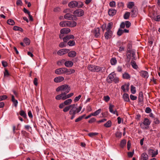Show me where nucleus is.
<instances>
[{"label": "nucleus", "instance_id": "obj_1", "mask_svg": "<svg viewBox=\"0 0 160 160\" xmlns=\"http://www.w3.org/2000/svg\"><path fill=\"white\" fill-rule=\"evenodd\" d=\"M71 108L69 112V114L71 116L70 119H73L75 116V114L79 112L81 110L82 107L80 106L78 108L76 107L75 104L71 105Z\"/></svg>", "mask_w": 160, "mask_h": 160}, {"label": "nucleus", "instance_id": "obj_2", "mask_svg": "<svg viewBox=\"0 0 160 160\" xmlns=\"http://www.w3.org/2000/svg\"><path fill=\"white\" fill-rule=\"evenodd\" d=\"M129 50H128L127 52V58L126 59V61L129 63L131 59L132 60H136V58L135 57V52L134 50H131L129 48Z\"/></svg>", "mask_w": 160, "mask_h": 160}, {"label": "nucleus", "instance_id": "obj_3", "mask_svg": "<svg viewBox=\"0 0 160 160\" xmlns=\"http://www.w3.org/2000/svg\"><path fill=\"white\" fill-rule=\"evenodd\" d=\"M107 80L109 83H111L112 82L117 83L119 81V78L116 77L115 74L113 72L109 75L107 78Z\"/></svg>", "mask_w": 160, "mask_h": 160}, {"label": "nucleus", "instance_id": "obj_4", "mask_svg": "<svg viewBox=\"0 0 160 160\" xmlns=\"http://www.w3.org/2000/svg\"><path fill=\"white\" fill-rule=\"evenodd\" d=\"M66 93L62 92L61 94L56 96L55 97V98L57 100H59L62 99L65 100L67 99Z\"/></svg>", "mask_w": 160, "mask_h": 160}, {"label": "nucleus", "instance_id": "obj_5", "mask_svg": "<svg viewBox=\"0 0 160 160\" xmlns=\"http://www.w3.org/2000/svg\"><path fill=\"white\" fill-rule=\"evenodd\" d=\"M75 16L81 17L84 14V11L81 9H77L75 10L73 13Z\"/></svg>", "mask_w": 160, "mask_h": 160}, {"label": "nucleus", "instance_id": "obj_6", "mask_svg": "<svg viewBox=\"0 0 160 160\" xmlns=\"http://www.w3.org/2000/svg\"><path fill=\"white\" fill-rule=\"evenodd\" d=\"M106 68L105 67H100L98 66H95L93 72H105Z\"/></svg>", "mask_w": 160, "mask_h": 160}, {"label": "nucleus", "instance_id": "obj_7", "mask_svg": "<svg viewBox=\"0 0 160 160\" xmlns=\"http://www.w3.org/2000/svg\"><path fill=\"white\" fill-rule=\"evenodd\" d=\"M62 92L66 93L69 92L70 90V87L68 85L66 84L62 85Z\"/></svg>", "mask_w": 160, "mask_h": 160}, {"label": "nucleus", "instance_id": "obj_8", "mask_svg": "<svg viewBox=\"0 0 160 160\" xmlns=\"http://www.w3.org/2000/svg\"><path fill=\"white\" fill-rule=\"evenodd\" d=\"M100 29L99 28H95L92 31L94 37L96 38H98L100 37Z\"/></svg>", "mask_w": 160, "mask_h": 160}, {"label": "nucleus", "instance_id": "obj_9", "mask_svg": "<svg viewBox=\"0 0 160 160\" xmlns=\"http://www.w3.org/2000/svg\"><path fill=\"white\" fill-rule=\"evenodd\" d=\"M64 18L65 19L67 20H76L75 19L76 18L73 15L68 13L65 14L64 16Z\"/></svg>", "mask_w": 160, "mask_h": 160}, {"label": "nucleus", "instance_id": "obj_10", "mask_svg": "<svg viewBox=\"0 0 160 160\" xmlns=\"http://www.w3.org/2000/svg\"><path fill=\"white\" fill-rule=\"evenodd\" d=\"M78 2L76 1H72L68 4V6L70 8H74L78 6Z\"/></svg>", "mask_w": 160, "mask_h": 160}, {"label": "nucleus", "instance_id": "obj_11", "mask_svg": "<svg viewBox=\"0 0 160 160\" xmlns=\"http://www.w3.org/2000/svg\"><path fill=\"white\" fill-rule=\"evenodd\" d=\"M69 51V50L68 49H62L59 50L57 53L58 55L62 56L67 53Z\"/></svg>", "mask_w": 160, "mask_h": 160}, {"label": "nucleus", "instance_id": "obj_12", "mask_svg": "<svg viewBox=\"0 0 160 160\" xmlns=\"http://www.w3.org/2000/svg\"><path fill=\"white\" fill-rule=\"evenodd\" d=\"M138 10L136 7H134L131 10V16L132 17H136L138 14Z\"/></svg>", "mask_w": 160, "mask_h": 160}, {"label": "nucleus", "instance_id": "obj_13", "mask_svg": "<svg viewBox=\"0 0 160 160\" xmlns=\"http://www.w3.org/2000/svg\"><path fill=\"white\" fill-rule=\"evenodd\" d=\"M158 150H157L155 152L152 149H150L148 150V153L151 155L152 157H155L158 154Z\"/></svg>", "mask_w": 160, "mask_h": 160}, {"label": "nucleus", "instance_id": "obj_14", "mask_svg": "<svg viewBox=\"0 0 160 160\" xmlns=\"http://www.w3.org/2000/svg\"><path fill=\"white\" fill-rule=\"evenodd\" d=\"M140 73V76L143 78H147L149 76L148 72L146 71H142Z\"/></svg>", "mask_w": 160, "mask_h": 160}, {"label": "nucleus", "instance_id": "obj_15", "mask_svg": "<svg viewBox=\"0 0 160 160\" xmlns=\"http://www.w3.org/2000/svg\"><path fill=\"white\" fill-rule=\"evenodd\" d=\"M74 36L72 35H67L63 38V40L64 42H66L71 39L74 38Z\"/></svg>", "mask_w": 160, "mask_h": 160}, {"label": "nucleus", "instance_id": "obj_16", "mask_svg": "<svg viewBox=\"0 0 160 160\" xmlns=\"http://www.w3.org/2000/svg\"><path fill=\"white\" fill-rule=\"evenodd\" d=\"M112 35V32L111 31H107L105 34V37L106 39H108L110 38Z\"/></svg>", "mask_w": 160, "mask_h": 160}, {"label": "nucleus", "instance_id": "obj_17", "mask_svg": "<svg viewBox=\"0 0 160 160\" xmlns=\"http://www.w3.org/2000/svg\"><path fill=\"white\" fill-rule=\"evenodd\" d=\"M70 29L69 28H63L60 30V33L61 34H67L70 32Z\"/></svg>", "mask_w": 160, "mask_h": 160}, {"label": "nucleus", "instance_id": "obj_18", "mask_svg": "<svg viewBox=\"0 0 160 160\" xmlns=\"http://www.w3.org/2000/svg\"><path fill=\"white\" fill-rule=\"evenodd\" d=\"M64 80V78L62 76H59L55 78L54 79V81L56 83L59 82Z\"/></svg>", "mask_w": 160, "mask_h": 160}, {"label": "nucleus", "instance_id": "obj_19", "mask_svg": "<svg viewBox=\"0 0 160 160\" xmlns=\"http://www.w3.org/2000/svg\"><path fill=\"white\" fill-rule=\"evenodd\" d=\"M108 12L110 16H112L116 14L117 11L115 9H110L108 10Z\"/></svg>", "mask_w": 160, "mask_h": 160}, {"label": "nucleus", "instance_id": "obj_20", "mask_svg": "<svg viewBox=\"0 0 160 160\" xmlns=\"http://www.w3.org/2000/svg\"><path fill=\"white\" fill-rule=\"evenodd\" d=\"M68 21H63L59 23V25L62 27H67L68 26Z\"/></svg>", "mask_w": 160, "mask_h": 160}, {"label": "nucleus", "instance_id": "obj_21", "mask_svg": "<svg viewBox=\"0 0 160 160\" xmlns=\"http://www.w3.org/2000/svg\"><path fill=\"white\" fill-rule=\"evenodd\" d=\"M76 52L74 51H72L68 53V55L69 57L74 58L76 56Z\"/></svg>", "mask_w": 160, "mask_h": 160}, {"label": "nucleus", "instance_id": "obj_22", "mask_svg": "<svg viewBox=\"0 0 160 160\" xmlns=\"http://www.w3.org/2000/svg\"><path fill=\"white\" fill-rule=\"evenodd\" d=\"M114 107V105H112L111 104H109V111L110 112L113 114H115L117 110H116L114 111L113 110V108Z\"/></svg>", "mask_w": 160, "mask_h": 160}, {"label": "nucleus", "instance_id": "obj_23", "mask_svg": "<svg viewBox=\"0 0 160 160\" xmlns=\"http://www.w3.org/2000/svg\"><path fill=\"white\" fill-rule=\"evenodd\" d=\"M68 27H74L76 26L77 23L75 21H68Z\"/></svg>", "mask_w": 160, "mask_h": 160}, {"label": "nucleus", "instance_id": "obj_24", "mask_svg": "<svg viewBox=\"0 0 160 160\" xmlns=\"http://www.w3.org/2000/svg\"><path fill=\"white\" fill-rule=\"evenodd\" d=\"M65 66L68 67H70L73 65V63L71 61H67L65 62Z\"/></svg>", "mask_w": 160, "mask_h": 160}, {"label": "nucleus", "instance_id": "obj_25", "mask_svg": "<svg viewBox=\"0 0 160 160\" xmlns=\"http://www.w3.org/2000/svg\"><path fill=\"white\" fill-rule=\"evenodd\" d=\"M131 64L132 67L135 69H137L138 68V66L136 64L134 60H132L131 62Z\"/></svg>", "mask_w": 160, "mask_h": 160}, {"label": "nucleus", "instance_id": "obj_26", "mask_svg": "<svg viewBox=\"0 0 160 160\" xmlns=\"http://www.w3.org/2000/svg\"><path fill=\"white\" fill-rule=\"evenodd\" d=\"M138 100L139 102H142L143 100V94L142 92H140L139 94Z\"/></svg>", "mask_w": 160, "mask_h": 160}, {"label": "nucleus", "instance_id": "obj_27", "mask_svg": "<svg viewBox=\"0 0 160 160\" xmlns=\"http://www.w3.org/2000/svg\"><path fill=\"white\" fill-rule=\"evenodd\" d=\"M141 157L142 160H147L148 159V155L145 153H142V154Z\"/></svg>", "mask_w": 160, "mask_h": 160}, {"label": "nucleus", "instance_id": "obj_28", "mask_svg": "<svg viewBox=\"0 0 160 160\" xmlns=\"http://www.w3.org/2000/svg\"><path fill=\"white\" fill-rule=\"evenodd\" d=\"M123 98L125 101L128 102L129 101L128 95L127 94H124L123 96Z\"/></svg>", "mask_w": 160, "mask_h": 160}, {"label": "nucleus", "instance_id": "obj_29", "mask_svg": "<svg viewBox=\"0 0 160 160\" xmlns=\"http://www.w3.org/2000/svg\"><path fill=\"white\" fill-rule=\"evenodd\" d=\"M72 100L71 99H68L64 101V105H68L70 104L72 102Z\"/></svg>", "mask_w": 160, "mask_h": 160}, {"label": "nucleus", "instance_id": "obj_30", "mask_svg": "<svg viewBox=\"0 0 160 160\" xmlns=\"http://www.w3.org/2000/svg\"><path fill=\"white\" fill-rule=\"evenodd\" d=\"M95 66L93 65H89L88 67V69L91 72H94Z\"/></svg>", "mask_w": 160, "mask_h": 160}, {"label": "nucleus", "instance_id": "obj_31", "mask_svg": "<svg viewBox=\"0 0 160 160\" xmlns=\"http://www.w3.org/2000/svg\"><path fill=\"white\" fill-rule=\"evenodd\" d=\"M150 122L148 119L146 118L144 119L143 122V124L144 125L146 126L149 125L150 124Z\"/></svg>", "mask_w": 160, "mask_h": 160}, {"label": "nucleus", "instance_id": "obj_32", "mask_svg": "<svg viewBox=\"0 0 160 160\" xmlns=\"http://www.w3.org/2000/svg\"><path fill=\"white\" fill-rule=\"evenodd\" d=\"M101 109H99L93 113H92V116H96L98 115L101 112Z\"/></svg>", "mask_w": 160, "mask_h": 160}, {"label": "nucleus", "instance_id": "obj_33", "mask_svg": "<svg viewBox=\"0 0 160 160\" xmlns=\"http://www.w3.org/2000/svg\"><path fill=\"white\" fill-rule=\"evenodd\" d=\"M104 126L107 128L110 127L112 125V122L111 121H108L106 123L104 124Z\"/></svg>", "mask_w": 160, "mask_h": 160}, {"label": "nucleus", "instance_id": "obj_34", "mask_svg": "<svg viewBox=\"0 0 160 160\" xmlns=\"http://www.w3.org/2000/svg\"><path fill=\"white\" fill-rule=\"evenodd\" d=\"M111 63L112 65H115L117 62V60L116 58H112L110 60Z\"/></svg>", "mask_w": 160, "mask_h": 160}, {"label": "nucleus", "instance_id": "obj_35", "mask_svg": "<svg viewBox=\"0 0 160 160\" xmlns=\"http://www.w3.org/2000/svg\"><path fill=\"white\" fill-rule=\"evenodd\" d=\"M113 23L112 22H110L108 24V26L106 28L107 31H111L110 29L112 28Z\"/></svg>", "mask_w": 160, "mask_h": 160}, {"label": "nucleus", "instance_id": "obj_36", "mask_svg": "<svg viewBox=\"0 0 160 160\" xmlns=\"http://www.w3.org/2000/svg\"><path fill=\"white\" fill-rule=\"evenodd\" d=\"M7 23L10 25H13L15 24L14 21L12 19H9L7 22Z\"/></svg>", "mask_w": 160, "mask_h": 160}, {"label": "nucleus", "instance_id": "obj_37", "mask_svg": "<svg viewBox=\"0 0 160 160\" xmlns=\"http://www.w3.org/2000/svg\"><path fill=\"white\" fill-rule=\"evenodd\" d=\"M23 41L27 45H28L30 43L29 39L27 38H24Z\"/></svg>", "mask_w": 160, "mask_h": 160}, {"label": "nucleus", "instance_id": "obj_38", "mask_svg": "<svg viewBox=\"0 0 160 160\" xmlns=\"http://www.w3.org/2000/svg\"><path fill=\"white\" fill-rule=\"evenodd\" d=\"M68 44L70 46H72L75 45V43L74 40H70L68 42Z\"/></svg>", "mask_w": 160, "mask_h": 160}, {"label": "nucleus", "instance_id": "obj_39", "mask_svg": "<svg viewBox=\"0 0 160 160\" xmlns=\"http://www.w3.org/2000/svg\"><path fill=\"white\" fill-rule=\"evenodd\" d=\"M123 78L124 79H128L130 78V76L127 73H125L123 74Z\"/></svg>", "mask_w": 160, "mask_h": 160}, {"label": "nucleus", "instance_id": "obj_40", "mask_svg": "<svg viewBox=\"0 0 160 160\" xmlns=\"http://www.w3.org/2000/svg\"><path fill=\"white\" fill-rule=\"evenodd\" d=\"M55 73L57 74H62V68H60L57 69L55 71Z\"/></svg>", "mask_w": 160, "mask_h": 160}, {"label": "nucleus", "instance_id": "obj_41", "mask_svg": "<svg viewBox=\"0 0 160 160\" xmlns=\"http://www.w3.org/2000/svg\"><path fill=\"white\" fill-rule=\"evenodd\" d=\"M126 141L125 140H123L121 141L120 143L121 147L123 148L126 145Z\"/></svg>", "mask_w": 160, "mask_h": 160}, {"label": "nucleus", "instance_id": "obj_42", "mask_svg": "<svg viewBox=\"0 0 160 160\" xmlns=\"http://www.w3.org/2000/svg\"><path fill=\"white\" fill-rule=\"evenodd\" d=\"M134 3L133 2H130L128 3L127 7L131 9L134 6Z\"/></svg>", "mask_w": 160, "mask_h": 160}, {"label": "nucleus", "instance_id": "obj_43", "mask_svg": "<svg viewBox=\"0 0 160 160\" xmlns=\"http://www.w3.org/2000/svg\"><path fill=\"white\" fill-rule=\"evenodd\" d=\"M75 70L74 69H67V74H71L74 73Z\"/></svg>", "mask_w": 160, "mask_h": 160}, {"label": "nucleus", "instance_id": "obj_44", "mask_svg": "<svg viewBox=\"0 0 160 160\" xmlns=\"http://www.w3.org/2000/svg\"><path fill=\"white\" fill-rule=\"evenodd\" d=\"M71 106V105L65 107L63 109V112H66L68 111L69 110H70Z\"/></svg>", "mask_w": 160, "mask_h": 160}, {"label": "nucleus", "instance_id": "obj_45", "mask_svg": "<svg viewBox=\"0 0 160 160\" xmlns=\"http://www.w3.org/2000/svg\"><path fill=\"white\" fill-rule=\"evenodd\" d=\"M20 115L23 117L25 118L26 117V115L25 112L22 110H21L19 112Z\"/></svg>", "mask_w": 160, "mask_h": 160}, {"label": "nucleus", "instance_id": "obj_46", "mask_svg": "<svg viewBox=\"0 0 160 160\" xmlns=\"http://www.w3.org/2000/svg\"><path fill=\"white\" fill-rule=\"evenodd\" d=\"M130 15V13L129 12H126L124 15V18L125 19H127L129 18Z\"/></svg>", "mask_w": 160, "mask_h": 160}, {"label": "nucleus", "instance_id": "obj_47", "mask_svg": "<svg viewBox=\"0 0 160 160\" xmlns=\"http://www.w3.org/2000/svg\"><path fill=\"white\" fill-rule=\"evenodd\" d=\"M131 91L132 94H134L136 93L135 88L133 85H131Z\"/></svg>", "mask_w": 160, "mask_h": 160}, {"label": "nucleus", "instance_id": "obj_48", "mask_svg": "<svg viewBox=\"0 0 160 160\" xmlns=\"http://www.w3.org/2000/svg\"><path fill=\"white\" fill-rule=\"evenodd\" d=\"M23 11L25 13H27L28 14L29 19H30V12L28 10H27L25 8H24L23 10Z\"/></svg>", "mask_w": 160, "mask_h": 160}, {"label": "nucleus", "instance_id": "obj_49", "mask_svg": "<svg viewBox=\"0 0 160 160\" xmlns=\"http://www.w3.org/2000/svg\"><path fill=\"white\" fill-rule=\"evenodd\" d=\"M122 135V132H117L115 133V136L118 138H120L121 137Z\"/></svg>", "mask_w": 160, "mask_h": 160}, {"label": "nucleus", "instance_id": "obj_50", "mask_svg": "<svg viewBox=\"0 0 160 160\" xmlns=\"http://www.w3.org/2000/svg\"><path fill=\"white\" fill-rule=\"evenodd\" d=\"M98 134V133L97 132H92L88 134V135L91 137H92L93 136L97 135Z\"/></svg>", "mask_w": 160, "mask_h": 160}, {"label": "nucleus", "instance_id": "obj_51", "mask_svg": "<svg viewBox=\"0 0 160 160\" xmlns=\"http://www.w3.org/2000/svg\"><path fill=\"white\" fill-rule=\"evenodd\" d=\"M109 5L111 7H115L116 6V3L114 1L111 2L109 3Z\"/></svg>", "mask_w": 160, "mask_h": 160}, {"label": "nucleus", "instance_id": "obj_52", "mask_svg": "<svg viewBox=\"0 0 160 160\" xmlns=\"http://www.w3.org/2000/svg\"><path fill=\"white\" fill-rule=\"evenodd\" d=\"M123 32V31L122 30L119 29L118 32H117V34L119 36H120L122 35V33Z\"/></svg>", "mask_w": 160, "mask_h": 160}, {"label": "nucleus", "instance_id": "obj_53", "mask_svg": "<svg viewBox=\"0 0 160 160\" xmlns=\"http://www.w3.org/2000/svg\"><path fill=\"white\" fill-rule=\"evenodd\" d=\"M53 11L56 12H59L61 11V8L59 7H56L54 8Z\"/></svg>", "mask_w": 160, "mask_h": 160}, {"label": "nucleus", "instance_id": "obj_54", "mask_svg": "<svg viewBox=\"0 0 160 160\" xmlns=\"http://www.w3.org/2000/svg\"><path fill=\"white\" fill-rule=\"evenodd\" d=\"M110 97L108 96H106L104 97V100L106 102H108L110 100Z\"/></svg>", "mask_w": 160, "mask_h": 160}, {"label": "nucleus", "instance_id": "obj_55", "mask_svg": "<svg viewBox=\"0 0 160 160\" xmlns=\"http://www.w3.org/2000/svg\"><path fill=\"white\" fill-rule=\"evenodd\" d=\"M127 28H129L131 26V23L128 21H126L125 23Z\"/></svg>", "mask_w": 160, "mask_h": 160}, {"label": "nucleus", "instance_id": "obj_56", "mask_svg": "<svg viewBox=\"0 0 160 160\" xmlns=\"http://www.w3.org/2000/svg\"><path fill=\"white\" fill-rule=\"evenodd\" d=\"M81 97V95H79L78 96L76 97L74 100L75 102H76L79 101Z\"/></svg>", "mask_w": 160, "mask_h": 160}, {"label": "nucleus", "instance_id": "obj_57", "mask_svg": "<svg viewBox=\"0 0 160 160\" xmlns=\"http://www.w3.org/2000/svg\"><path fill=\"white\" fill-rule=\"evenodd\" d=\"M134 153V150H133L132 152H128V156L129 157H132Z\"/></svg>", "mask_w": 160, "mask_h": 160}, {"label": "nucleus", "instance_id": "obj_58", "mask_svg": "<svg viewBox=\"0 0 160 160\" xmlns=\"http://www.w3.org/2000/svg\"><path fill=\"white\" fill-rule=\"evenodd\" d=\"M67 69L66 68H62V74L67 73Z\"/></svg>", "mask_w": 160, "mask_h": 160}, {"label": "nucleus", "instance_id": "obj_59", "mask_svg": "<svg viewBox=\"0 0 160 160\" xmlns=\"http://www.w3.org/2000/svg\"><path fill=\"white\" fill-rule=\"evenodd\" d=\"M64 42H61L59 45V47L61 48L65 47L66 44H65Z\"/></svg>", "mask_w": 160, "mask_h": 160}, {"label": "nucleus", "instance_id": "obj_60", "mask_svg": "<svg viewBox=\"0 0 160 160\" xmlns=\"http://www.w3.org/2000/svg\"><path fill=\"white\" fill-rule=\"evenodd\" d=\"M82 118V116H80L75 120V122H78L79 121H80Z\"/></svg>", "mask_w": 160, "mask_h": 160}, {"label": "nucleus", "instance_id": "obj_61", "mask_svg": "<svg viewBox=\"0 0 160 160\" xmlns=\"http://www.w3.org/2000/svg\"><path fill=\"white\" fill-rule=\"evenodd\" d=\"M96 121V119L94 118H91L89 121L88 122L90 123H91L92 122H95Z\"/></svg>", "mask_w": 160, "mask_h": 160}, {"label": "nucleus", "instance_id": "obj_62", "mask_svg": "<svg viewBox=\"0 0 160 160\" xmlns=\"http://www.w3.org/2000/svg\"><path fill=\"white\" fill-rule=\"evenodd\" d=\"M151 111V109L149 107H147L146 108L145 112L147 113H150Z\"/></svg>", "mask_w": 160, "mask_h": 160}, {"label": "nucleus", "instance_id": "obj_63", "mask_svg": "<svg viewBox=\"0 0 160 160\" xmlns=\"http://www.w3.org/2000/svg\"><path fill=\"white\" fill-rule=\"evenodd\" d=\"M154 20L157 21H160V15H158L156 18H154Z\"/></svg>", "mask_w": 160, "mask_h": 160}, {"label": "nucleus", "instance_id": "obj_64", "mask_svg": "<svg viewBox=\"0 0 160 160\" xmlns=\"http://www.w3.org/2000/svg\"><path fill=\"white\" fill-rule=\"evenodd\" d=\"M2 66L4 67H6L7 66V65H8V63H7V62H5V61H2Z\"/></svg>", "mask_w": 160, "mask_h": 160}]
</instances>
